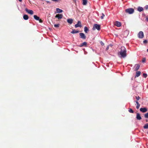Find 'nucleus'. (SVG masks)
<instances>
[{"instance_id": "f257e3e1", "label": "nucleus", "mask_w": 148, "mask_h": 148, "mask_svg": "<svg viewBox=\"0 0 148 148\" xmlns=\"http://www.w3.org/2000/svg\"><path fill=\"white\" fill-rule=\"evenodd\" d=\"M126 52V49L125 47H121L120 51L118 53L119 57L121 58L125 57L127 56Z\"/></svg>"}, {"instance_id": "f03ea898", "label": "nucleus", "mask_w": 148, "mask_h": 148, "mask_svg": "<svg viewBox=\"0 0 148 148\" xmlns=\"http://www.w3.org/2000/svg\"><path fill=\"white\" fill-rule=\"evenodd\" d=\"M125 11L126 13L129 14H132L134 12V10L132 8H129L125 10Z\"/></svg>"}, {"instance_id": "7ed1b4c3", "label": "nucleus", "mask_w": 148, "mask_h": 148, "mask_svg": "<svg viewBox=\"0 0 148 148\" xmlns=\"http://www.w3.org/2000/svg\"><path fill=\"white\" fill-rule=\"evenodd\" d=\"M92 29L93 30H95V29H97L98 30H99L100 29V26L99 25L97 24H95Z\"/></svg>"}, {"instance_id": "20e7f679", "label": "nucleus", "mask_w": 148, "mask_h": 148, "mask_svg": "<svg viewBox=\"0 0 148 148\" xmlns=\"http://www.w3.org/2000/svg\"><path fill=\"white\" fill-rule=\"evenodd\" d=\"M138 37L140 38H142L144 37L143 33L142 31H140L138 33Z\"/></svg>"}, {"instance_id": "39448f33", "label": "nucleus", "mask_w": 148, "mask_h": 148, "mask_svg": "<svg viewBox=\"0 0 148 148\" xmlns=\"http://www.w3.org/2000/svg\"><path fill=\"white\" fill-rule=\"evenodd\" d=\"M80 37L83 39H85L86 38V36L84 34L82 33H80L79 34Z\"/></svg>"}, {"instance_id": "423d86ee", "label": "nucleus", "mask_w": 148, "mask_h": 148, "mask_svg": "<svg viewBox=\"0 0 148 148\" xmlns=\"http://www.w3.org/2000/svg\"><path fill=\"white\" fill-rule=\"evenodd\" d=\"M25 10L28 13L32 15L34 13L33 11L32 10H28L27 8H26L25 9Z\"/></svg>"}, {"instance_id": "0eeeda50", "label": "nucleus", "mask_w": 148, "mask_h": 148, "mask_svg": "<svg viewBox=\"0 0 148 148\" xmlns=\"http://www.w3.org/2000/svg\"><path fill=\"white\" fill-rule=\"evenodd\" d=\"M75 28H77L79 27H81L82 25L81 22L79 21H78L77 23L75 25Z\"/></svg>"}, {"instance_id": "6e6552de", "label": "nucleus", "mask_w": 148, "mask_h": 148, "mask_svg": "<svg viewBox=\"0 0 148 148\" xmlns=\"http://www.w3.org/2000/svg\"><path fill=\"white\" fill-rule=\"evenodd\" d=\"M63 15L62 14H58L55 16V18H57L58 19H60L62 18Z\"/></svg>"}, {"instance_id": "1a4fd4ad", "label": "nucleus", "mask_w": 148, "mask_h": 148, "mask_svg": "<svg viewBox=\"0 0 148 148\" xmlns=\"http://www.w3.org/2000/svg\"><path fill=\"white\" fill-rule=\"evenodd\" d=\"M147 108H141L140 109V111L143 113L146 112L147 111Z\"/></svg>"}, {"instance_id": "9d476101", "label": "nucleus", "mask_w": 148, "mask_h": 148, "mask_svg": "<svg viewBox=\"0 0 148 148\" xmlns=\"http://www.w3.org/2000/svg\"><path fill=\"white\" fill-rule=\"evenodd\" d=\"M136 119L137 120H140L141 119V117L139 113H137L136 114Z\"/></svg>"}, {"instance_id": "9b49d317", "label": "nucleus", "mask_w": 148, "mask_h": 148, "mask_svg": "<svg viewBox=\"0 0 148 148\" xmlns=\"http://www.w3.org/2000/svg\"><path fill=\"white\" fill-rule=\"evenodd\" d=\"M115 25L117 27H120L121 26V24L120 22L116 21L115 22Z\"/></svg>"}, {"instance_id": "f8f14e48", "label": "nucleus", "mask_w": 148, "mask_h": 148, "mask_svg": "<svg viewBox=\"0 0 148 148\" xmlns=\"http://www.w3.org/2000/svg\"><path fill=\"white\" fill-rule=\"evenodd\" d=\"M87 42H83V43L81 44H80V45H79L78 46L79 47H82L84 46L86 47H87Z\"/></svg>"}, {"instance_id": "ddd939ff", "label": "nucleus", "mask_w": 148, "mask_h": 148, "mask_svg": "<svg viewBox=\"0 0 148 148\" xmlns=\"http://www.w3.org/2000/svg\"><path fill=\"white\" fill-rule=\"evenodd\" d=\"M67 22L70 24H71L73 22V20L72 18H69L67 19Z\"/></svg>"}, {"instance_id": "4468645a", "label": "nucleus", "mask_w": 148, "mask_h": 148, "mask_svg": "<svg viewBox=\"0 0 148 148\" xmlns=\"http://www.w3.org/2000/svg\"><path fill=\"white\" fill-rule=\"evenodd\" d=\"M56 11L57 13H60L62 12L63 11L62 10L60 9L59 8H56Z\"/></svg>"}, {"instance_id": "2eb2a0df", "label": "nucleus", "mask_w": 148, "mask_h": 148, "mask_svg": "<svg viewBox=\"0 0 148 148\" xmlns=\"http://www.w3.org/2000/svg\"><path fill=\"white\" fill-rule=\"evenodd\" d=\"M140 65L138 64H135V71H138L140 67Z\"/></svg>"}, {"instance_id": "dca6fc26", "label": "nucleus", "mask_w": 148, "mask_h": 148, "mask_svg": "<svg viewBox=\"0 0 148 148\" xmlns=\"http://www.w3.org/2000/svg\"><path fill=\"white\" fill-rule=\"evenodd\" d=\"M143 7H138L137 8V10L139 12H141L143 10Z\"/></svg>"}, {"instance_id": "f3484780", "label": "nucleus", "mask_w": 148, "mask_h": 148, "mask_svg": "<svg viewBox=\"0 0 148 148\" xmlns=\"http://www.w3.org/2000/svg\"><path fill=\"white\" fill-rule=\"evenodd\" d=\"M141 72L140 71H137L136 73L135 77H139L140 75Z\"/></svg>"}, {"instance_id": "a211bd4d", "label": "nucleus", "mask_w": 148, "mask_h": 148, "mask_svg": "<svg viewBox=\"0 0 148 148\" xmlns=\"http://www.w3.org/2000/svg\"><path fill=\"white\" fill-rule=\"evenodd\" d=\"M23 18L25 20H27L29 18L28 16L26 14H25L23 16Z\"/></svg>"}, {"instance_id": "6ab92c4d", "label": "nucleus", "mask_w": 148, "mask_h": 148, "mask_svg": "<svg viewBox=\"0 0 148 148\" xmlns=\"http://www.w3.org/2000/svg\"><path fill=\"white\" fill-rule=\"evenodd\" d=\"M79 31L78 30H76L75 29H73L72 31L71 32V33L73 34H75L78 33Z\"/></svg>"}, {"instance_id": "aec40b11", "label": "nucleus", "mask_w": 148, "mask_h": 148, "mask_svg": "<svg viewBox=\"0 0 148 148\" xmlns=\"http://www.w3.org/2000/svg\"><path fill=\"white\" fill-rule=\"evenodd\" d=\"M89 30L88 29V28L87 27L85 26L84 27V31L86 33H87L88 31H89Z\"/></svg>"}, {"instance_id": "412c9836", "label": "nucleus", "mask_w": 148, "mask_h": 148, "mask_svg": "<svg viewBox=\"0 0 148 148\" xmlns=\"http://www.w3.org/2000/svg\"><path fill=\"white\" fill-rule=\"evenodd\" d=\"M34 18L36 20L38 21L39 20V17L36 15H34Z\"/></svg>"}, {"instance_id": "4be33fe9", "label": "nucleus", "mask_w": 148, "mask_h": 148, "mask_svg": "<svg viewBox=\"0 0 148 148\" xmlns=\"http://www.w3.org/2000/svg\"><path fill=\"white\" fill-rule=\"evenodd\" d=\"M83 0V5H86L87 3V0Z\"/></svg>"}, {"instance_id": "5701e85b", "label": "nucleus", "mask_w": 148, "mask_h": 148, "mask_svg": "<svg viewBox=\"0 0 148 148\" xmlns=\"http://www.w3.org/2000/svg\"><path fill=\"white\" fill-rule=\"evenodd\" d=\"M143 128L145 129H148V123L145 124L143 126Z\"/></svg>"}, {"instance_id": "b1692460", "label": "nucleus", "mask_w": 148, "mask_h": 148, "mask_svg": "<svg viewBox=\"0 0 148 148\" xmlns=\"http://www.w3.org/2000/svg\"><path fill=\"white\" fill-rule=\"evenodd\" d=\"M129 112H130V113H133L134 112V111L131 108H130L129 109Z\"/></svg>"}, {"instance_id": "393cba45", "label": "nucleus", "mask_w": 148, "mask_h": 148, "mask_svg": "<svg viewBox=\"0 0 148 148\" xmlns=\"http://www.w3.org/2000/svg\"><path fill=\"white\" fill-rule=\"evenodd\" d=\"M144 117L145 118H148V112L145 114Z\"/></svg>"}, {"instance_id": "a878e982", "label": "nucleus", "mask_w": 148, "mask_h": 148, "mask_svg": "<svg viewBox=\"0 0 148 148\" xmlns=\"http://www.w3.org/2000/svg\"><path fill=\"white\" fill-rule=\"evenodd\" d=\"M147 74L146 73H144L143 74V76L144 77L146 78L147 76Z\"/></svg>"}, {"instance_id": "bb28decb", "label": "nucleus", "mask_w": 148, "mask_h": 148, "mask_svg": "<svg viewBox=\"0 0 148 148\" xmlns=\"http://www.w3.org/2000/svg\"><path fill=\"white\" fill-rule=\"evenodd\" d=\"M59 24H55L54 25V26L56 27H59Z\"/></svg>"}, {"instance_id": "cd10ccee", "label": "nucleus", "mask_w": 148, "mask_h": 148, "mask_svg": "<svg viewBox=\"0 0 148 148\" xmlns=\"http://www.w3.org/2000/svg\"><path fill=\"white\" fill-rule=\"evenodd\" d=\"M104 16L105 15L104 14L102 13V16H101V19H103Z\"/></svg>"}, {"instance_id": "c85d7f7f", "label": "nucleus", "mask_w": 148, "mask_h": 148, "mask_svg": "<svg viewBox=\"0 0 148 148\" xmlns=\"http://www.w3.org/2000/svg\"><path fill=\"white\" fill-rule=\"evenodd\" d=\"M136 101H138L140 99V97L139 96H136Z\"/></svg>"}, {"instance_id": "c756f323", "label": "nucleus", "mask_w": 148, "mask_h": 148, "mask_svg": "<svg viewBox=\"0 0 148 148\" xmlns=\"http://www.w3.org/2000/svg\"><path fill=\"white\" fill-rule=\"evenodd\" d=\"M145 60H146V59L145 58H143L142 60V62H145Z\"/></svg>"}, {"instance_id": "7c9ffc66", "label": "nucleus", "mask_w": 148, "mask_h": 148, "mask_svg": "<svg viewBox=\"0 0 148 148\" xmlns=\"http://www.w3.org/2000/svg\"><path fill=\"white\" fill-rule=\"evenodd\" d=\"M140 106V104L137 105V106H136V108L137 109H138L139 108Z\"/></svg>"}, {"instance_id": "2f4dec72", "label": "nucleus", "mask_w": 148, "mask_h": 148, "mask_svg": "<svg viewBox=\"0 0 148 148\" xmlns=\"http://www.w3.org/2000/svg\"><path fill=\"white\" fill-rule=\"evenodd\" d=\"M145 9L146 10H147L148 9V5H146L145 7Z\"/></svg>"}, {"instance_id": "473e14b6", "label": "nucleus", "mask_w": 148, "mask_h": 148, "mask_svg": "<svg viewBox=\"0 0 148 148\" xmlns=\"http://www.w3.org/2000/svg\"><path fill=\"white\" fill-rule=\"evenodd\" d=\"M100 43L102 45H104V43L102 41H101Z\"/></svg>"}, {"instance_id": "72a5a7b5", "label": "nucleus", "mask_w": 148, "mask_h": 148, "mask_svg": "<svg viewBox=\"0 0 148 148\" xmlns=\"http://www.w3.org/2000/svg\"><path fill=\"white\" fill-rule=\"evenodd\" d=\"M145 20L147 21L148 22V16H146Z\"/></svg>"}, {"instance_id": "f704fd0d", "label": "nucleus", "mask_w": 148, "mask_h": 148, "mask_svg": "<svg viewBox=\"0 0 148 148\" xmlns=\"http://www.w3.org/2000/svg\"><path fill=\"white\" fill-rule=\"evenodd\" d=\"M143 42L144 43H146L147 42V41L146 40H145L143 41Z\"/></svg>"}, {"instance_id": "c9c22d12", "label": "nucleus", "mask_w": 148, "mask_h": 148, "mask_svg": "<svg viewBox=\"0 0 148 148\" xmlns=\"http://www.w3.org/2000/svg\"><path fill=\"white\" fill-rule=\"evenodd\" d=\"M135 102H136V103L137 105L139 104L138 101H136Z\"/></svg>"}, {"instance_id": "e433bc0d", "label": "nucleus", "mask_w": 148, "mask_h": 148, "mask_svg": "<svg viewBox=\"0 0 148 148\" xmlns=\"http://www.w3.org/2000/svg\"><path fill=\"white\" fill-rule=\"evenodd\" d=\"M46 2H47V3H51L50 2V1H46Z\"/></svg>"}, {"instance_id": "4c0bfd02", "label": "nucleus", "mask_w": 148, "mask_h": 148, "mask_svg": "<svg viewBox=\"0 0 148 148\" xmlns=\"http://www.w3.org/2000/svg\"><path fill=\"white\" fill-rule=\"evenodd\" d=\"M39 21L41 23L42 22V21L41 19H39Z\"/></svg>"}, {"instance_id": "58836bf2", "label": "nucleus", "mask_w": 148, "mask_h": 148, "mask_svg": "<svg viewBox=\"0 0 148 148\" xmlns=\"http://www.w3.org/2000/svg\"><path fill=\"white\" fill-rule=\"evenodd\" d=\"M109 49V47L108 46L107 47H106V49L107 50H108Z\"/></svg>"}, {"instance_id": "ea45409f", "label": "nucleus", "mask_w": 148, "mask_h": 148, "mask_svg": "<svg viewBox=\"0 0 148 148\" xmlns=\"http://www.w3.org/2000/svg\"><path fill=\"white\" fill-rule=\"evenodd\" d=\"M75 2V3L76 2V0H73Z\"/></svg>"}, {"instance_id": "a19ab883", "label": "nucleus", "mask_w": 148, "mask_h": 148, "mask_svg": "<svg viewBox=\"0 0 148 148\" xmlns=\"http://www.w3.org/2000/svg\"><path fill=\"white\" fill-rule=\"evenodd\" d=\"M20 2H21L22 1V0H18Z\"/></svg>"}, {"instance_id": "79ce46f5", "label": "nucleus", "mask_w": 148, "mask_h": 148, "mask_svg": "<svg viewBox=\"0 0 148 148\" xmlns=\"http://www.w3.org/2000/svg\"><path fill=\"white\" fill-rule=\"evenodd\" d=\"M146 122H147L148 121V120H146Z\"/></svg>"}, {"instance_id": "37998d69", "label": "nucleus", "mask_w": 148, "mask_h": 148, "mask_svg": "<svg viewBox=\"0 0 148 148\" xmlns=\"http://www.w3.org/2000/svg\"><path fill=\"white\" fill-rule=\"evenodd\" d=\"M147 52H148V48L147 49Z\"/></svg>"}, {"instance_id": "c03bdc74", "label": "nucleus", "mask_w": 148, "mask_h": 148, "mask_svg": "<svg viewBox=\"0 0 148 148\" xmlns=\"http://www.w3.org/2000/svg\"><path fill=\"white\" fill-rule=\"evenodd\" d=\"M147 133H148V131Z\"/></svg>"}]
</instances>
